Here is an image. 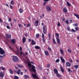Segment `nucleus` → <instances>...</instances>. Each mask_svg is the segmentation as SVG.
Returning a JSON list of instances; mask_svg holds the SVG:
<instances>
[{
    "label": "nucleus",
    "instance_id": "1",
    "mask_svg": "<svg viewBox=\"0 0 79 79\" xmlns=\"http://www.w3.org/2000/svg\"><path fill=\"white\" fill-rule=\"evenodd\" d=\"M13 61L15 62V61H17V62H19V59L17 56H14L13 57Z\"/></svg>",
    "mask_w": 79,
    "mask_h": 79
},
{
    "label": "nucleus",
    "instance_id": "2",
    "mask_svg": "<svg viewBox=\"0 0 79 79\" xmlns=\"http://www.w3.org/2000/svg\"><path fill=\"white\" fill-rule=\"evenodd\" d=\"M35 67L34 65H32V68H31V70L33 72H34V73H35L36 72V70L35 69Z\"/></svg>",
    "mask_w": 79,
    "mask_h": 79
},
{
    "label": "nucleus",
    "instance_id": "3",
    "mask_svg": "<svg viewBox=\"0 0 79 79\" xmlns=\"http://www.w3.org/2000/svg\"><path fill=\"white\" fill-rule=\"evenodd\" d=\"M5 53V51L2 48L0 47V54L3 55Z\"/></svg>",
    "mask_w": 79,
    "mask_h": 79
},
{
    "label": "nucleus",
    "instance_id": "4",
    "mask_svg": "<svg viewBox=\"0 0 79 79\" xmlns=\"http://www.w3.org/2000/svg\"><path fill=\"white\" fill-rule=\"evenodd\" d=\"M6 36L7 38L8 39H11V34H7L6 35Z\"/></svg>",
    "mask_w": 79,
    "mask_h": 79
},
{
    "label": "nucleus",
    "instance_id": "5",
    "mask_svg": "<svg viewBox=\"0 0 79 79\" xmlns=\"http://www.w3.org/2000/svg\"><path fill=\"white\" fill-rule=\"evenodd\" d=\"M46 9L48 11H51L52 9L50 6H47L46 7Z\"/></svg>",
    "mask_w": 79,
    "mask_h": 79
},
{
    "label": "nucleus",
    "instance_id": "6",
    "mask_svg": "<svg viewBox=\"0 0 79 79\" xmlns=\"http://www.w3.org/2000/svg\"><path fill=\"white\" fill-rule=\"evenodd\" d=\"M60 60H61L62 62L63 63H64V62L65 61V60L63 58V57L61 56L60 57Z\"/></svg>",
    "mask_w": 79,
    "mask_h": 79
},
{
    "label": "nucleus",
    "instance_id": "7",
    "mask_svg": "<svg viewBox=\"0 0 79 79\" xmlns=\"http://www.w3.org/2000/svg\"><path fill=\"white\" fill-rule=\"evenodd\" d=\"M4 77V73L1 72L0 73V77Z\"/></svg>",
    "mask_w": 79,
    "mask_h": 79
},
{
    "label": "nucleus",
    "instance_id": "8",
    "mask_svg": "<svg viewBox=\"0 0 79 79\" xmlns=\"http://www.w3.org/2000/svg\"><path fill=\"white\" fill-rule=\"evenodd\" d=\"M63 11L65 13H67L68 11V10L67 9V8H66V7H64L63 9Z\"/></svg>",
    "mask_w": 79,
    "mask_h": 79
},
{
    "label": "nucleus",
    "instance_id": "9",
    "mask_svg": "<svg viewBox=\"0 0 79 79\" xmlns=\"http://www.w3.org/2000/svg\"><path fill=\"white\" fill-rule=\"evenodd\" d=\"M44 53L46 56H48L49 55V53H48L47 51H45L44 52Z\"/></svg>",
    "mask_w": 79,
    "mask_h": 79
},
{
    "label": "nucleus",
    "instance_id": "10",
    "mask_svg": "<svg viewBox=\"0 0 79 79\" xmlns=\"http://www.w3.org/2000/svg\"><path fill=\"white\" fill-rule=\"evenodd\" d=\"M38 24H39V20H36L35 23V26H37Z\"/></svg>",
    "mask_w": 79,
    "mask_h": 79
},
{
    "label": "nucleus",
    "instance_id": "11",
    "mask_svg": "<svg viewBox=\"0 0 79 79\" xmlns=\"http://www.w3.org/2000/svg\"><path fill=\"white\" fill-rule=\"evenodd\" d=\"M66 66H69V67H70L71 66V64L69 63V62H67L66 63Z\"/></svg>",
    "mask_w": 79,
    "mask_h": 79
},
{
    "label": "nucleus",
    "instance_id": "12",
    "mask_svg": "<svg viewBox=\"0 0 79 79\" xmlns=\"http://www.w3.org/2000/svg\"><path fill=\"white\" fill-rule=\"evenodd\" d=\"M31 43L32 44V45H35V42L33 40H32Z\"/></svg>",
    "mask_w": 79,
    "mask_h": 79
},
{
    "label": "nucleus",
    "instance_id": "13",
    "mask_svg": "<svg viewBox=\"0 0 79 79\" xmlns=\"http://www.w3.org/2000/svg\"><path fill=\"white\" fill-rule=\"evenodd\" d=\"M54 73H55V74H57V73H58V70L56 69H55L54 70Z\"/></svg>",
    "mask_w": 79,
    "mask_h": 79
},
{
    "label": "nucleus",
    "instance_id": "14",
    "mask_svg": "<svg viewBox=\"0 0 79 79\" xmlns=\"http://www.w3.org/2000/svg\"><path fill=\"white\" fill-rule=\"evenodd\" d=\"M56 39L58 44L60 45V40L59 38H56Z\"/></svg>",
    "mask_w": 79,
    "mask_h": 79
},
{
    "label": "nucleus",
    "instance_id": "15",
    "mask_svg": "<svg viewBox=\"0 0 79 79\" xmlns=\"http://www.w3.org/2000/svg\"><path fill=\"white\" fill-rule=\"evenodd\" d=\"M11 41L13 44H15L16 42V40L15 39H12L11 40Z\"/></svg>",
    "mask_w": 79,
    "mask_h": 79
},
{
    "label": "nucleus",
    "instance_id": "16",
    "mask_svg": "<svg viewBox=\"0 0 79 79\" xmlns=\"http://www.w3.org/2000/svg\"><path fill=\"white\" fill-rule=\"evenodd\" d=\"M74 16L76 17V18L78 19H79V15H78L77 14H74Z\"/></svg>",
    "mask_w": 79,
    "mask_h": 79
},
{
    "label": "nucleus",
    "instance_id": "17",
    "mask_svg": "<svg viewBox=\"0 0 79 79\" xmlns=\"http://www.w3.org/2000/svg\"><path fill=\"white\" fill-rule=\"evenodd\" d=\"M26 41V38L25 37H24L23 39V43H25Z\"/></svg>",
    "mask_w": 79,
    "mask_h": 79
},
{
    "label": "nucleus",
    "instance_id": "18",
    "mask_svg": "<svg viewBox=\"0 0 79 79\" xmlns=\"http://www.w3.org/2000/svg\"><path fill=\"white\" fill-rule=\"evenodd\" d=\"M35 49L39 50V49L40 48V47L38 46H36L35 47Z\"/></svg>",
    "mask_w": 79,
    "mask_h": 79
},
{
    "label": "nucleus",
    "instance_id": "19",
    "mask_svg": "<svg viewBox=\"0 0 79 79\" xmlns=\"http://www.w3.org/2000/svg\"><path fill=\"white\" fill-rule=\"evenodd\" d=\"M60 69L62 73L64 72V69H63V68H62V67L61 66H60Z\"/></svg>",
    "mask_w": 79,
    "mask_h": 79
},
{
    "label": "nucleus",
    "instance_id": "20",
    "mask_svg": "<svg viewBox=\"0 0 79 79\" xmlns=\"http://www.w3.org/2000/svg\"><path fill=\"white\" fill-rule=\"evenodd\" d=\"M56 39H59V34H58V33H56Z\"/></svg>",
    "mask_w": 79,
    "mask_h": 79
},
{
    "label": "nucleus",
    "instance_id": "21",
    "mask_svg": "<svg viewBox=\"0 0 79 79\" xmlns=\"http://www.w3.org/2000/svg\"><path fill=\"white\" fill-rule=\"evenodd\" d=\"M0 69L3 71H4L5 69V68L3 66H1L0 67Z\"/></svg>",
    "mask_w": 79,
    "mask_h": 79
},
{
    "label": "nucleus",
    "instance_id": "22",
    "mask_svg": "<svg viewBox=\"0 0 79 79\" xmlns=\"http://www.w3.org/2000/svg\"><path fill=\"white\" fill-rule=\"evenodd\" d=\"M19 11L20 13H23V9L20 8L19 9Z\"/></svg>",
    "mask_w": 79,
    "mask_h": 79
},
{
    "label": "nucleus",
    "instance_id": "23",
    "mask_svg": "<svg viewBox=\"0 0 79 79\" xmlns=\"http://www.w3.org/2000/svg\"><path fill=\"white\" fill-rule=\"evenodd\" d=\"M24 78H25V79H29L28 75H24Z\"/></svg>",
    "mask_w": 79,
    "mask_h": 79
},
{
    "label": "nucleus",
    "instance_id": "24",
    "mask_svg": "<svg viewBox=\"0 0 79 79\" xmlns=\"http://www.w3.org/2000/svg\"><path fill=\"white\" fill-rule=\"evenodd\" d=\"M3 60V56L2 55H0V61L1 62Z\"/></svg>",
    "mask_w": 79,
    "mask_h": 79
},
{
    "label": "nucleus",
    "instance_id": "25",
    "mask_svg": "<svg viewBox=\"0 0 79 79\" xmlns=\"http://www.w3.org/2000/svg\"><path fill=\"white\" fill-rule=\"evenodd\" d=\"M17 66L18 67L20 68H23V66L22 65H17Z\"/></svg>",
    "mask_w": 79,
    "mask_h": 79
},
{
    "label": "nucleus",
    "instance_id": "26",
    "mask_svg": "<svg viewBox=\"0 0 79 79\" xmlns=\"http://www.w3.org/2000/svg\"><path fill=\"white\" fill-rule=\"evenodd\" d=\"M66 3L68 6H71V4H70L69 3V2L68 1H67Z\"/></svg>",
    "mask_w": 79,
    "mask_h": 79
},
{
    "label": "nucleus",
    "instance_id": "27",
    "mask_svg": "<svg viewBox=\"0 0 79 79\" xmlns=\"http://www.w3.org/2000/svg\"><path fill=\"white\" fill-rule=\"evenodd\" d=\"M9 71L10 73L11 74H13V70H12L11 69H10Z\"/></svg>",
    "mask_w": 79,
    "mask_h": 79
},
{
    "label": "nucleus",
    "instance_id": "28",
    "mask_svg": "<svg viewBox=\"0 0 79 79\" xmlns=\"http://www.w3.org/2000/svg\"><path fill=\"white\" fill-rule=\"evenodd\" d=\"M56 74V76L57 77H61V76L60 75V74L58 73Z\"/></svg>",
    "mask_w": 79,
    "mask_h": 79
},
{
    "label": "nucleus",
    "instance_id": "29",
    "mask_svg": "<svg viewBox=\"0 0 79 79\" xmlns=\"http://www.w3.org/2000/svg\"><path fill=\"white\" fill-rule=\"evenodd\" d=\"M10 3L11 5H13L14 4H15V2H14V1L13 0H12L10 2Z\"/></svg>",
    "mask_w": 79,
    "mask_h": 79
},
{
    "label": "nucleus",
    "instance_id": "30",
    "mask_svg": "<svg viewBox=\"0 0 79 79\" xmlns=\"http://www.w3.org/2000/svg\"><path fill=\"white\" fill-rule=\"evenodd\" d=\"M47 29V27L45 26H44L43 27V30H46Z\"/></svg>",
    "mask_w": 79,
    "mask_h": 79
},
{
    "label": "nucleus",
    "instance_id": "31",
    "mask_svg": "<svg viewBox=\"0 0 79 79\" xmlns=\"http://www.w3.org/2000/svg\"><path fill=\"white\" fill-rule=\"evenodd\" d=\"M32 76L33 77H34V78L37 77V76H36V75L35 74H32Z\"/></svg>",
    "mask_w": 79,
    "mask_h": 79
},
{
    "label": "nucleus",
    "instance_id": "32",
    "mask_svg": "<svg viewBox=\"0 0 79 79\" xmlns=\"http://www.w3.org/2000/svg\"><path fill=\"white\" fill-rule=\"evenodd\" d=\"M75 29L76 31H79V28L78 27H75Z\"/></svg>",
    "mask_w": 79,
    "mask_h": 79
},
{
    "label": "nucleus",
    "instance_id": "33",
    "mask_svg": "<svg viewBox=\"0 0 79 79\" xmlns=\"http://www.w3.org/2000/svg\"><path fill=\"white\" fill-rule=\"evenodd\" d=\"M74 68H75L76 69H77V68H78V67H79V65H74Z\"/></svg>",
    "mask_w": 79,
    "mask_h": 79
},
{
    "label": "nucleus",
    "instance_id": "34",
    "mask_svg": "<svg viewBox=\"0 0 79 79\" xmlns=\"http://www.w3.org/2000/svg\"><path fill=\"white\" fill-rule=\"evenodd\" d=\"M20 72H21V70L20 69L18 70L17 72L18 74H20Z\"/></svg>",
    "mask_w": 79,
    "mask_h": 79
},
{
    "label": "nucleus",
    "instance_id": "35",
    "mask_svg": "<svg viewBox=\"0 0 79 79\" xmlns=\"http://www.w3.org/2000/svg\"><path fill=\"white\" fill-rule=\"evenodd\" d=\"M53 43L54 44H56V41H55V39H53Z\"/></svg>",
    "mask_w": 79,
    "mask_h": 79
},
{
    "label": "nucleus",
    "instance_id": "36",
    "mask_svg": "<svg viewBox=\"0 0 79 79\" xmlns=\"http://www.w3.org/2000/svg\"><path fill=\"white\" fill-rule=\"evenodd\" d=\"M78 25L77 23H75L73 24V26L74 27H77Z\"/></svg>",
    "mask_w": 79,
    "mask_h": 79
},
{
    "label": "nucleus",
    "instance_id": "37",
    "mask_svg": "<svg viewBox=\"0 0 79 79\" xmlns=\"http://www.w3.org/2000/svg\"><path fill=\"white\" fill-rule=\"evenodd\" d=\"M28 64L29 66L30 67V68H31V66H32V65L31 64V63H28Z\"/></svg>",
    "mask_w": 79,
    "mask_h": 79
},
{
    "label": "nucleus",
    "instance_id": "38",
    "mask_svg": "<svg viewBox=\"0 0 79 79\" xmlns=\"http://www.w3.org/2000/svg\"><path fill=\"white\" fill-rule=\"evenodd\" d=\"M43 33L44 34H46L47 33V31H46V30H44L43 31Z\"/></svg>",
    "mask_w": 79,
    "mask_h": 79
},
{
    "label": "nucleus",
    "instance_id": "39",
    "mask_svg": "<svg viewBox=\"0 0 79 79\" xmlns=\"http://www.w3.org/2000/svg\"><path fill=\"white\" fill-rule=\"evenodd\" d=\"M67 70L69 72H71V73H72L73 72V71L69 69H68Z\"/></svg>",
    "mask_w": 79,
    "mask_h": 79
},
{
    "label": "nucleus",
    "instance_id": "40",
    "mask_svg": "<svg viewBox=\"0 0 79 79\" xmlns=\"http://www.w3.org/2000/svg\"><path fill=\"white\" fill-rule=\"evenodd\" d=\"M48 50L50 52H51L52 51V49L50 48V47H48Z\"/></svg>",
    "mask_w": 79,
    "mask_h": 79
},
{
    "label": "nucleus",
    "instance_id": "41",
    "mask_svg": "<svg viewBox=\"0 0 79 79\" xmlns=\"http://www.w3.org/2000/svg\"><path fill=\"white\" fill-rule=\"evenodd\" d=\"M18 26L19 27H20V28H22V27H23V26L21 25V24H19Z\"/></svg>",
    "mask_w": 79,
    "mask_h": 79
},
{
    "label": "nucleus",
    "instance_id": "42",
    "mask_svg": "<svg viewBox=\"0 0 79 79\" xmlns=\"http://www.w3.org/2000/svg\"><path fill=\"white\" fill-rule=\"evenodd\" d=\"M68 52H69V53H71V49L70 48L68 50Z\"/></svg>",
    "mask_w": 79,
    "mask_h": 79
},
{
    "label": "nucleus",
    "instance_id": "43",
    "mask_svg": "<svg viewBox=\"0 0 79 79\" xmlns=\"http://www.w3.org/2000/svg\"><path fill=\"white\" fill-rule=\"evenodd\" d=\"M60 53H61L62 54H63V53H64L63 51V50H62V49H60Z\"/></svg>",
    "mask_w": 79,
    "mask_h": 79
},
{
    "label": "nucleus",
    "instance_id": "44",
    "mask_svg": "<svg viewBox=\"0 0 79 79\" xmlns=\"http://www.w3.org/2000/svg\"><path fill=\"white\" fill-rule=\"evenodd\" d=\"M39 37V34H37L36 35V37L37 38V37Z\"/></svg>",
    "mask_w": 79,
    "mask_h": 79
},
{
    "label": "nucleus",
    "instance_id": "45",
    "mask_svg": "<svg viewBox=\"0 0 79 79\" xmlns=\"http://www.w3.org/2000/svg\"><path fill=\"white\" fill-rule=\"evenodd\" d=\"M19 79V77L17 76H15L14 78V79Z\"/></svg>",
    "mask_w": 79,
    "mask_h": 79
},
{
    "label": "nucleus",
    "instance_id": "46",
    "mask_svg": "<svg viewBox=\"0 0 79 79\" xmlns=\"http://www.w3.org/2000/svg\"><path fill=\"white\" fill-rule=\"evenodd\" d=\"M46 39L45 38H43V42H45L46 41Z\"/></svg>",
    "mask_w": 79,
    "mask_h": 79
},
{
    "label": "nucleus",
    "instance_id": "47",
    "mask_svg": "<svg viewBox=\"0 0 79 79\" xmlns=\"http://www.w3.org/2000/svg\"><path fill=\"white\" fill-rule=\"evenodd\" d=\"M59 61H60V60L59 59H57L56 60V63H58V62H59Z\"/></svg>",
    "mask_w": 79,
    "mask_h": 79
},
{
    "label": "nucleus",
    "instance_id": "48",
    "mask_svg": "<svg viewBox=\"0 0 79 79\" xmlns=\"http://www.w3.org/2000/svg\"><path fill=\"white\" fill-rule=\"evenodd\" d=\"M20 55H24V53L22 51H21V52L20 53Z\"/></svg>",
    "mask_w": 79,
    "mask_h": 79
},
{
    "label": "nucleus",
    "instance_id": "49",
    "mask_svg": "<svg viewBox=\"0 0 79 79\" xmlns=\"http://www.w3.org/2000/svg\"><path fill=\"white\" fill-rule=\"evenodd\" d=\"M6 27L8 29H10V27L9 26H8V25L6 26Z\"/></svg>",
    "mask_w": 79,
    "mask_h": 79
},
{
    "label": "nucleus",
    "instance_id": "50",
    "mask_svg": "<svg viewBox=\"0 0 79 79\" xmlns=\"http://www.w3.org/2000/svg\"><path fill=\"white\" fill-rule=\"evenodd\" d=\"M47 68H50V64H47Z\"/></svg>",
    "mask_w": 79,
    "mask_h": 79
},
{
    "label": "nucleus",
    "instance_id": "51",
    "mask_svg": "<svg viewBox=\"0 0 79 79\" xmlns=\"http://www.w3.org/2000/svg\"><path fill=\"white\" fill-rule=\"evenodd\" d=\"M27 27H30V24L29 23L27 25Z\"/></svg>",
    "mask_w": 79,
    "mask_h": 79
},
{
    "label": "nucleus",
    "instance_id": "52",
    "mask_svg": "<svg viewBox=\"0 0 79 79\" xmlns=\"http://www.w3.org/2000/svg\"><path fill=\"white\" fill-rule=\"evenodd\" d=\"M42 39L44 38V34L42 33Z\"/></svg>",
    "mask_w": 79,
    "mask_h": 79
},
{
    "label": "nucleus",
    "instance_id": "53",
    "mask_svg": "<svg viewBox=\"0 0 79 79\" xmlns=\"http://www.w3.org/2000/svg\"><path fill=\"white\" fill-rule=\"evenodd\" d=\"M11 18H9V19L8 21H9V22H11Z\"/></svg>",
    "mask_w": 79,
    "mask_h": 79
},
{
    "label": "nucleus",
    "instance_id": "54",
    "mask_svg": "<svg viewBox=\"0 0 79 79\" xmlns=\"http://www.w3.org/2000/svg\"><path fill=\"white\" fill-rule=\"evenodd\" d=\"M58 26H61V24H60V23L59 22L57 24Z\"/></svg>",
    "mask_w": 79,
    "mask_h": 79
},
{
    "label": "nucleus",
    "instance_id": "55",
    "mask_svg": "<svg viewBox=\"0 0 79 79\" xmlns=\"http://www.w3.org/2000/svg\"><path fill=\"white\" fill-rule=\"evenodd\" d=\"M67 30H68V31H70V27H68Z\"/></svg>",
    "mask_w": 79,
    "mask_h": 79
},
{
    "label": "nucleus",
    "instance_id": "56",
    "mask_svg": "<svg viewBox=\"0 0 79 79\" xmlns=\"http://www.w3.org/2000/svg\"><path fill=\"white\" fill-rule=\"evenodd\" d=\"M72 31L74 32H76V31L73 29H72Z\"/></svg>",
    "mask_w": 79,
    "mask_h": 79
},
{
    "label": "nucleus",
    "instance_id": "57",
    "mask_svg": "<svg viewBox=\"0 0 79 79\" xmlns=\"http://www.w3.org/2000/svg\"><path fill=\"white\" fill-rule=\"evenodd\" d=\"M69 60L70 63H73V60H72V59H70Z\"/></svg>",
    "mask_w": 79,
    "mask_h": 79
},
{
    "label": "nucleus",
    "instance_id": "58",
    "mask_svg": "<svg viewBox=\"0 0 79 79\" xmlns=\"http://www.w3.org/2000/svg\"><path fill=\"white\" fill-rule=\"evenodd\" d=\"M65 22L66 23V24H67L69 23L68 21V20H66L65 21Z\"/></svg>",
    "mask_w": 79,
    "mask_h": 79
},
{
    "label": "nucleus",
    "instance_id": "59",
    "mask_svg": "<svg viewBox=\"0 0 79 79\" xmlns=\"http://www.w3.org/2000/svg\"><path fill=\"white\" fill-rule=\"evenodd\" d=\"M9 48V49H10V50H12V48L11 46H10Z\"/></svg>",
    "mask_w": 79,
    "mask_h": 79
},
{
    "label": "nucleus",
    "instance_id": "60",
    "mask_svg": "<svg viewBox=\"0 0 79 79\" xmlns=\"http://www.w3.org/2000/svg\"><path fill=\"white\" fill-rule=\"evenodd\" d=\"M10 8L11 9H12V8H13V6H12L11 5H10Z\"/></svg>",
    "mask_w": 79,
    "mask_h": 79
},
{
    "label": "nucleus",
    "instance_id": "61",
    "mask_svg": "<svg viewBox=\"0 0 79 79\" xmlns=\"http://www.w3.org/2000/svg\"><path fill=\"white\" fill-rule=\"evenodd\" d=\"M27 35H28L27 34V33H26L25 34V36H26V37H27Z\"/></svg>",
    "mask_w": 79,
    "mask_h": 79
},
{
    "label": "nucleus",
    "instance_id": "62",
    "mask_svg": "<svg viewBox=\"0 0 79 79\" xmlns=\"http://www.w3.org/2000/svg\"><path fill=\"white\" fill-rule=\"evenodd\" d=\"M20 51H22V48L21 47H20Z\"/></svg>",
    "mask_w": 79,
    "mask_h": 79
},
{
    "label": "nucleus",
    "instance_id": "63",
    "mask_svg": "<svg viewBox=\"0 0 79 79\" xmlns=\"http://www.w3.org/2000/svg\"><path fill=\"white\" fill-rule=\"evenodd\" d=\"M76 62H77V63H79V60H76Z\"/></svg>",
    "mask_w": 79,
    "mask_h": 79
},
{
    "label": "nucleus",
    "instance_id": "64",
    "mask_svg": "<svg viewBox=\"0 0 79 79\" xmlns=\"http://www.w3.org/2000/svg\"><path fill=\"white\" fill-rule=\"evenodd\" d=\"M46 3H47V2H44V5H46Z\"/></svg>",
    "mask_w": 79,
    "mask_h": 79
}]
</instances>
